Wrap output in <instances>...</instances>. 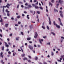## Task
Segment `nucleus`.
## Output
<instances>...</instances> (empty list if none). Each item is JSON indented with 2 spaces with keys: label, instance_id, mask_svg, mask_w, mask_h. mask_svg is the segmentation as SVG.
I'll return each instance as SVG.
<instances>
[{
  "label": "nucleus",
  "instance_id": "nucleus-10",
  "mask_svg": "<svg viewBox=\"0 0 64 64\" xmlns=\"http://www.w3.org/2000/svg\"><path fill=\"white\" fill-rule=\"evenodd\" d=\"M39 41L40 43L42 44V42H41V41H43V39H41L40 40V39H39Z\"/></svg>",
  "mask_w": 64,
  "mask_h": 64
},
{
  "label": "nucleus",
  "instance_id": "nucleus-58",
  "mask_svg": "<svg viewBox=\"0 0 64 64\" xmlns=\"http://www.w3.org/2000/svg\"><path fill=\"white\" fill-rule=\"evenodd\" d=\"M32 6H33V7H34V6H35V5L34 4H32Z\"/></svg>",
  "mask_w": 64,
  "mask_h": 64
},
{
  "label": "nucleus",
  "instance_id": "nucleus-43",
  "mask_svg": "<svg viewBox=\"0 0 64 64\" xmlns=\"http://www.w3.org/2000/svg\"><path fill=\"white\" fill-rule=\"evenodd\" d=\"M8 45H11V44L10 43V42H8Z\"/></svg>",
  "mask_w": 64,
  "mask_h": 64
},
{
  "label": "nucleus",
  "instance_id": "nucleus-29",
  "mask_svg": "<svg viewBox=\"0 0 64 64\" xmlns=\"http://www.w3.org/2000/svg\"><path fill=\"white\" fill-rule=\"evenodd\" d=\"M51 55L52 56H53V55H54V53H53V52H52Z\"/></svg>",
  "mask_w": 64,
  "mask_h": 64
},
{
  "label": "nucleus",
  "instance_id": "nucleus-12",
  "mask_svg": "<svg viewBox=\"0 0 64 64\" xmlns=\"http://www.w3.org/2000/svg\"><path fill=\"white\" fill-rule=\"evenodd\" d=\"M29 27H30V29H32V28H33V26H32V25H31Z\"/></svg>",
  "mask_w": 64,
  "mask_h": 64
},
{
  "label": "nucleus",
  "instance_id": "nucleus-33",
  "mask_svg": "<svg viewBox=\"0 0 64 64\" xmlns=\"http://www.w3.org/2000/svg\"><path fill=\"white\" fill-rule=\"evenodd\" d=\"M35 59L36 60H37L38 59V58L37 57H36L35 58Z\"/></svg>",
  "mask_w": 64,
  "mask_h": 64
},
{
  "label": "nucleus",
  "instance_id": "nucleus-11",
  "mask_svg": "<svg viewBox=\"0 0 64 64\" xmlns=\"http://www.w3.org/2000/svg\"><path fill=\"white\" fill-rule=\"evenodd\" d=\"M28 9H29V8H31V7H32V6H31L30 5H28Z\"/></svg>",
  "mask_w": 64,
  "mask_h": 64
},
{
  "label": "nucleus",
  "instance_id": "nucleus-41",
  "mask_svg": "<svg viewBox=\"0 0 64 64\" xmlns=\"http://www.w3.org/2000/svg\"><path fill=\"white\" fill-rule=\"evenodd\" d=\"M27 8H28V7H27L26 6L24 7V9H27Z\"/></svg>",
  "mask_w": 64,
  "mask_h": 64
},
{
  "label": "nucleus",
  "instance_id": "nucleus-5",
  "mask_svg": "<svg viewBox=\"0 0 64 64\" xmlns=\"http://www.w3.org/2000/svg\"><path fill=\"white\" fill-rule=\"evenodd\" d=\"M48 20L49 21V24L50 25H51V20L50 18V17H48Z\"/></svg>",
  "mask_w": 64,
  "mask_h": 64
},
{
  "label": "nucleus",
  "instance_id": "nucleus-14",
  "mask_svg": "<svg viewBox=\"0 0 64 64\" xmlns=\"http://www.w3.org/2000/svg\"><path fill=\"white\" fill-rule=\"evenodd\" d=\"M49 6H50V5L51 6H52L53 5V4H52L51 3V2H49Z\"/></svg>",
  "mask_w": 64,
  "mask_h": 64
},
{
  "label": "nucleus",
  "instance_id": "nucleus-19",
  "mask_svg": "<svg viewBox=\"0 0 64 64\" xmlns=\"http://www.w3.org/2000/svg\"><path fill=\"white\" fill-rule=\"evenodd\" d=\"M25 56V54H23L22 55V57H24Z\"/></svg>",
  "mask_w": 64,
  "mask_h": 64
},
{
  "label": "nucleus",
  "instance_id": "nucleus-2",
  "mask_svg": "<svg viewBox=\"0 0 64 64\" xmlns=\"http://www.w3.org/2000/svg\"><path fill=\"white\" fill-rule=\"evenodd\" d=\"M58 19L60 22V24L61 26H63V24H62V22H61V19L60 18H58Z\"/></svg>",
  "mask_w": 64,
  "mask_h": 64
},
{
  "label": "nucleus",
  "instance_id": "nucleus-50",
  "mask_svg": "<svg viewBox=\"0 0 64 64\" xmlns=\"http://www.w3.org/2000/svg\"><path fill=\"white\" fill-rule=\"evenodd\" d=\"M58 62H61V60H58Z\"/></svg>",
  "mask_w": 64,
  "mask_h": 64
},
{
  "label": "nucleus",
  "instance_id": "nucleus-30",
  "mask_svg": "<svg viewBox=\"0 0 64 64\" xmlns=\"http://www.w3.org/2000/svg\"><path fill=\"white\" fill-rule=\"evenodd\" d=\"M6 46L7 47H9V45H8V44H6Z\"/></svg>",
  "mask_w": 64,
  "mask_h": 64
},
{
  "label": "nucleus",
  "instance_id": "nucleus-16",
  "mask_svg": "<svg viewBox=\"0 0 64 64\" xmlns=\"http://www.w3.org/2000/svg\"><path fill=\"white\" fill-rule=\"evenodd\" d=\"M27 40H28V41H29V40H30L31 39V38H27Z\"/></svg>",
  "mask_w": 64,
  "mask_h": 64
},
{
  "label": "nucleus",
  "instance_id": "nucleus-22",
  "mask_svg": "<svg viewBox=\"0 0 64 64\" xmlns=\"http://www.w3.org/2000/svg\"><path fill=\"white\" fill-rule=\"evenodd\" d=\"M19 37H18V38H16V40H19Z\"/></svg>",
  "mask_w": 64,
  "mask_h": 64
},
{
  "label": "nucleus",
  "instance_id": "nucleus-31",
  "mask_svg": "<svg viewBox=\"0 0 64 64\" xmlns=\"http://www.w3.org/2000/svg\"><path fill=\"white\" fill-rule=\"evenodd\" d=\"M37 13H38V14H40V12L39 11H38L37 12Z\"/></svg>",
  "mask_w": 64,
  "mask_h": 64
},
{
  "label": "nucleus",
  "instance_id": "nucleus-32",
  "mask_svg": "<svg viewBox=\"0 0 64 64\" xmlns=\"http://www.w3.org/2000/svg\"><path fill=\"white\" fill-rule=\"evenodd\" d=\"M28 57L30 59H31V57L30 56H28Z\"/></svg>",
  "mask_w": 64,
  "mask_h": 64
},
{
  "label": "nucleus",
  "instance_id": "nucleus-49",
  "mask_svg": "<svg viewBox=\"0 0 64 64\" xmlns=\"http://www.w3.org/2000/svg\"><path fill=\"white\" fill-rule=\"evenodd\" d=\"M19 4H18L17 6V8L18 9L19 8Z\"/></svg>",
  "mask_w": 64,
  "mask_h": 64
},
{
  "label": "nucleus",
  "instance_id": "nucleus-62",
  "mask_svg": "<svg viewBox=\"0 0 64 64\" xmlns=\"http://www.w3.org/2000/svg\"><path fill=\"white\" fill-rule=\"evenodd\" d=\"M36 18L38 19H39V18H38V15H37V16H36Z\"/></svg>",
  "mask_w": 64,
  "mask_h": 64
},
{
  "label": "nucleus",
  "instance_id": "nucleus-36",
  "mask_svg": "<svg viewBox=\"0 0 64 64\" xmlns=\"http://www.w3.org/2000/svg\"><path fill=\"white\" fill-rule=\"evenodd\" d=\"M54 25H56V24H55V22L54 21Z\"/></svg>",
  "mask_w": 64,
  "mask_h": 64
},
{
  "label": "nucleus",
  "instance_id": "nucleus-20",
  "mask_svg": "<svg viewBox=\"0 0 64 64\" xmlns=\"http://www.w3.org/2000/svg\"><path fill=\"white\" fill-rule=\"evenodd\" d=\"M35 7L36 9H38V8H39V7H38V6H35Z\"/></svg>",
  "mask_w": 64,
  "mask_h": 64
},
{
  "label": "nucleus",
  "instance_id": "nucleus-17",
  "mask_svg": "<svg viewBox=\"0 0 64 64\" xmlns=\"http://www.w3.org/2000/svg\"><path fill=\"white\" fill-rule=\"evenodd\" d=\"M2 51H4V46L2 47Z\"/></svg>",
  "mask_w": 64,
  "mask_h": 64
},
{
  "label": "nucleus",
  "instance_id": "nucleus-47",
  "mask_svg": "<svg viewBox=\"0 0 64 64\" xmlns=\"http://www.w3.org/2000/svg\"><path fill=\"white\" fill-rule=\"evenodd\" d=\"M3 13L4 12V8H3Z\"/></svg>",
  "mask_w": 64,
  "mask_h": 64
},
{
  "label": "nucleus",
  "instance_id": "nucleus-51",
  "mask_svg": "<svg viewBox=\"0 0 64 64\" xmlns=\"http://www.w3.org/2000/svg\"><path fill=\"white\" fill-rule=\"evenodd\" d=\"M42 28H43V29H45V27H44V26H42Z\"/></svg>",
  "mask_w": 64,
  "mask_h": 64
},
{
  "label": "nucleus",
  "instance_id": "nucleus-60",
  "mask_svg": "<svg viewBox=\"0 0 64 64\" xmlns=\"http://www.w3.org/2000/svg\"><path fill=\"white\" fill-rule=\"evenodd\" d=\"M0 37H2V34H0Z\"/></svg>",
  "mask_w": 64,
  "mask_h": 64
},
{
  "label": "nucleus",
  "instance_id": "nucleus-55",
  "mask_svg": "<svg viewBox=\"0 0 64 64\" xmlns=\"http://www.w3.org/2000/svg\"><path fill=\"white\" fill-rule=\"evenodd\" d=\"M21 7L22 8H23V7H24V6H23V5H22L21 6Z\"/></svg>",
  "mask_w": 64,
  "mask_h": 64
},
{
  "label": "nucleus",
  "instance_id": "nucleus-24",
  "mask_svg": "<svg viewBox=\"0 0 64 64\" xmlns=\"http://www.w3.org/2000/svg\"><path fill=\"white\" fill-rule=\"evenodd\" d=\"M47 29H48V30H49L50 29L49 28V26H47Z\"/></svg>",
  "mask_w": 64,
  "mask_h": 64
},
{
  "label": "nucleus",
  "instance_id": "nucleus-21",
  "mask_svg": "<svg viewBox=\"0 0 64 64\" xmlns=\"http://www.w3.org/2000/svg\"><path fill=\"white\" fill-rule=\"evenodd\" d=\"M5 27H8V24H5Z\"/></svg>",
  "mask_w": 64,
  "mask_h": 64
},
{
  "label": "nucleus",
  "instance_id": "nucleus-53",
  "mask_svg": "<svg viewBox=\"0 0 64 64\" xmlns=\"http://www.w3.org/2000/svg\"><path fill=\"white\" fill-rule=\"evenodd\" d=\"M10 15V14H9L8 13L7 14L8 16H9Z\"/></svg>",
  "mask_w": 64,
  "mask_h": 64
},
{
  "label": "nucleus",
  "instance_id": "nucleus-37",
  "mask_svg": "<svg viewBox=\"0 0 64 64\" xmlns=\"http://www.w3.org/2000/svg\"><path fill=\"white\" fill-rule=\"evenodd\" d=\"M12 36V34L11 33L10 34V36Z\"/></svg>",
  "mask_w": 64,
  "mask_h": 64
},
{
  "label": "nucleus",
  "instance_id": "nucleus-4",
  "mask_svg": "<svg viewBox=\"0 0 64 64\" xmlns=\"http://www.w3.org/2000/svg\"><path fill=\"white\" fill-rule=\"evenodd\" d=\"M28 47L31 50H33V48L31 45H29L28 46Z\"/></svg>",
  "mask_w": 64,
  "mask_h": 64
},
{
  "label": "nucleus",
  "instance_id": "nucleus-46",
  "mask_svg": "<svg viewBox=\"0 0 64 64\" xmlns=\"http://www.w3.org/2000/svg\"><path fill=\"white\" fill-rule=\"evenodd\" d=\"M28 62H31V60H28Z\"/></svg>",
  "mask_w": 64,
  "mask_h": 64
},
{
  "label": "nucleus",
  "instance_id": "nucleus-45",
  "mask_svg": "<svg viewBox=\"0 0 64 64\" xmlns=\"http://www.w3.org/2000/svg\"><path fill=\"white\" fill-rule=\"evenodd\" d=\"M8 54H10L11 53V52L10 51L8 52Z\"/></svg>",
  "mask_w": 64,
  "mask_h": 64
},
{
  "label": "nucleus",
  "instance_id": "nucleus-6",
  "mask_svg": "<svg viewBox=\"0 0 64 64\" xmlns=\"http://www.w3.org/2000/svg\"><path fill=\"white\" fill-rule=\"evenodd\" d=\"M35 33L36 34V35H35L36 36H34V38H36H36H37V36H38V34H37V32H36Z\"/></svg>",
  "mask_w": 64,
  "mask_h": 64
},
{
  "label": "nucleus",
  "instance_id": "nucleus-3",
  "mask_svg": "<svg viewBox=\"0 0 64 64\" xmlns=\"http://www.w3.org/2000/svg\"><path fill=\"white\" fill-rule=\"evenodd\" d=\"M58 3H60L61 5H62L63 3V2L61 0H59Z\"/></svg>",
  "mask_w": 64,
  "mask_h": 64
},
{
  "label": "nucleus",
  "instance_id": "nucleus-56",
  "mask_svg": "<svg viewBox=\"0 0 64 64\" xmlns=\"http://www.w3.org/2000/svg\"><path fill=\"white\" fill-rule=\"evenodd\" d=\"M11 19H12V20H14V18L13 17L11 18Z\"/></svg>",
  "mask_w": 64,
  "mask_h": 64
},
{
  "label": "nucleus",
  "instance_id": "nucleus-52",
  "mask_svg": "<svg viewBox=\"0 0 64 64\" xmlns=\"http://www.w3.org/2000/svg\"><path fill=\"white\" fill-rule=\"evenodd\" d=\"M34 46L35 47H37V46L36 44H34Z\"/></svg>",
  "mask_w": 64,
  "mask_h": 64
},
{
  "label": "nucleus",
  "instance_id": "nucleus-27",
  "mask_svg": "<svg viewBox=\"0 0 64 64\" xmlns=\"http://www.w3.org/2000/svg\"><path fill=\"white\" fill-rule=\"evenodd\" d=\"M3 60H1V62L2 63V64H4V62H3Z\"/></svg>",
  "mask_w": 64,
  "mask_h": 64
},
{
  "label": "nucleus",
  "instance_id": "nucleus-39",
  "mask_svg": "<svg viewBox=\"0 0 64 64\" xmlns=\"http://www.w3.org/2000/svg\"><path fill=\"white\" fill-rule=\"evenodd\" d=\"M20 16H17V18H20Z\"/></svg>",
  "mask_w": 64,
  "mask_h": 64
},
{
  "label": "nucleus",
  "instance_id": "nucleus-28",
  "mask_svg": "<svg viewBox=\"0 0 64 64\" xmlns=\"http://www.w3.org/2000/svg\"><path fill=\"white\" fill-rule=\"evenodd\" d=\"M21 34L22 35H24V34H23V32H21Z\"/></svg>",
  "mask_w": 64,
  "mask_h": 64
},
{
  "label": "nucleus",
  "instance_id": "nucleus-57",
  "mask_svg": "<svg viewBox=\"0 0 64 64\" xmlns=\"http://www.w3.org/2000/svg\"><path fill=\"white\" fill-rule=\"evenodd\" d=\"M4 19H7V18L6 17H4Z\"/></svg>",
  "mask_w": 64,
  "mask_h": 64
},
{
  "label": "nucleus",
  "instance_id": "nucleus-35",
  "mask_svg": "<svg viewBox=\"0 0 64 64\" xmlns=\"http://www.w3.org/2000/svg\"><path fill=\"white\" fill-rule=\"evenodd\" d=\"M50 42H48L46 44V45H50Z\"/></svg>",
  "mask_w": 64,
  "mask_h": 64
},
{
  "label": "nucleus",
  "instance_id": "nucleus-34",
  "mask_svg": "<svg viewBox=\"0 0 64 64\" xmlns=\"http://www.w3.org/2000/svg\"><path fill=\"white\" fill-rule=\"evenodd\" d=\"M64 57V55H63V56H60V57H61V58H63V57Z\"/></svg>",
  "mask_w": 64,
  "mask_h": 64
},
{
  "label": "nucleus",
  "instance_id": "nucleus-48",
  "mask_svg": "<svg viewBox=\"0 0 64 64\" xmlns=\"http://www.w3.org/2000/svg\"><path fill=\"white\" fill-rule=\"evenodd\" d=\"M24 13H25V14H27V12L26 11H24Z\"/></svg>",
  "mask_w": 64,
  "mask_h": 64
},
{
  "label": "nucleus",
  "instance_id": "nucleus-18",
  "mask_svg": "<svg viewBox=\"0 0 64 64\" xmlns=\"http://www.w3.org/2000/svg\"><path fill=\"white\" fill-rule=\"evenodd\" d=\"M27 59H28L27 58H23V60H24H24H27Z\"/></svg>",
  "mask_w": 64,
  "mask_h": 64
},
{
  "label": "nucleus",
  "instance_id": "nucleus-63",
  "mask_svg": "<svg viewBox=\"0 0 64 64\" xmlns=\"http://www.w3.org/2000/svg\"><path fill=\"white\" fill-rule=\"evenodd\" d=\"M8 51H9V49L8 48L6 49V51L7 52Z\"/></svg>",
  "mask_w": 64,
  "mask_h": 64
},
{
  "label": "nucleus",
  "instance_id": "nucleus-9",
  "mask_svg": "<svg viewBox=\"0 0 64 64\" xmlns=\"http://www.w3.org/2000/svg\"><path fill=\"white\" fill-rule=\"evenodd\" d=\"M56 27L58 28H60V26H58L57 24H56Z\"/></svg>",
  "mask_w": 64,
  "mask_h": 64
},
{
  "label": "nucleus",
  "instance_id": "nucleus-23",
  "mask_svg": "<svg viewBox=\"0 0 64 64\" xmlns=\"http://www.w3.org/2000/svg\"><path fill=\"white\" fill-rule=\"evenodd\" d=\"M18 3H19V4H23V2H18Z\"/></svg>",
  "mask_w": 64,
  "mask_h": 64
},
{
  "label": "nucleus",
  "instance_id": "nucleus-1",
  "mask_svg": "<svg viewBox=\"0 0 64 64\" xmlns=\"http://www.w3.org/2000/svg\"><path fill=\"white\" fill-rule=\"evenodd\" d=\"M10 5H12V4H7V5H6V6H2L3 8H6H6H9V7L10 6Z\"/></svg>",
  "mask_w": 64,
  "mask_h": 64
},
{
  "label": "nucleus",
  "instance_id": "nucleus-54",
  "mask_svg": "<svg viewBox=\"0 0 64 64\" xmlns=\"http://www.w3.org/2000/svg\"><path fill=\"white\" fill-rule=\"evenodd\" d=\"M15 26H18V24H15Z\"/></svg>",
  "mask_w": 64,
  "mask_h": 64
},
{
  "label": "nucleus",
  "instance_id": "nucleus-26",
  "mask_svg": "<svg viewBox=\"0 0 64 64\" xmlns=\"http://www.w3.org/2000/svg\"><path fill=\"white\" fill-rule=\"evenodd\" d=\"M32 51H33L34 53H35V50H32Z\"/></svg>",
  "mask_w": 64,
  "mask_h": 64
},
{
  "label": "nucleus",
  "instance_id": "nucleus-40",
  "mask_svg": "<svg viewBox=\"0 0 64 64\" xmlns=\"http://www.w3.org/2000/svg\"><path fill=\"white\" fill-rule=\"evenodd\" d=\"M25 5L26 6H27V5H28V3H26L25 4Z\"/></svg>",
  "mask_w": 64,
  "mask_h": 64
},
{
  "label": "nucleus",
  "instance_id": "nucleus-61",
  "mask_svg": "<svg viewBox=\"0 0 64 64\" xmlns=\"http://www.w3.org/2000/svg\"><path fill=\"white\" fill-rule=\"evenodd\" d=\"M36 1H37L36 0H34V2H36Z\"/></svg>",
  "mask_w": 64,
  "mask_h": 64
},
{
  "label": "nucleus",
  "instance_id": "nucleus-42",
  "mask_svg": "<svg viewBox=\"0 0 64 64\" xmlns=\"http://www.w3.org/2000/svg\"><path fill=\"white\" fill-rule=\"evenodd\" d=\"M18 24H21V22H18Z\"/></svg>",
  "mask_w": 64,
  "mask_h": 64
},
{
  "label": "nucleus",
  "instance_id": "nucleus-7",
  "mask_svg": "<svg viewBox=\"0 0 64 64\" xmlns=\"http://www.w3.org/2000/svg\"><path fill=\"white\" fill-rule=\"evenodd\" d=\"M0 56L2 58H3V52H2L0 53Z\"/></svg>",
  "mask_w": 64,
  "mask_h": 64
},
{
  "label": "nucleus",
  "instance_id": "nucleus-15",
  "mask_svg": "<svg viewBox=\"0 0 64 64\" xmlns=\"http://www.w3.org/2000/svg\"><path fill=\"white\" fill-rule=\"evenodd\" d=\"M26 18H27V19H30V18L29 17V15H27Z\"/></svg>",
  "mask_w": 64,
  "mask_h": 64
},
{
  "label": "nucleus",
  "instance_id": "nucleus-64",
  "mask_svg": "<svg viewBox=\"0 0 64 64\" xmlns=\"http://www.w3.org/2000/svg\"><path fill=\"white\" fill-rule=\"evenodd\" d=\"M61 38H62H62L63 39H64V38L63 37V36H62L61 37Z\"/></svg>",
  "mask_w": 64,
  "mask_h": 64
},
{
  "label": "nucleus",
  "instance_id": "nucleus-44",
  "mask_svg": "<svg viewBox=\"0 0 64 64\" xmlns=\"http://www.w3.org/2000/svg\"><path fill=\"white\" fill-rule=\"evenodd\" d=\"M39 8L40 9H43V8H42V7H41L40 6L39 7Z\"/></svg>",
  "mask_w": 64,
  "mask_h": 64
},
{
  "label": "nucleus",
  "instance_id": "nucleus-59",
  "mask_svg": "<svg viewBox=\"0 0 64 64\" xmlns=\"http://www.w3.org/2000/svg\"><path fill=\"white\" fill-rule=\"evenodd\" d=\"M44 64H47V63H46V62H44Z\"/></svg>",
  "mask_w": 64,
  "mask_h": 64
},
{
  "label": "nucleus",
  "instance_id": "nucleus-25",
  "mask_svg": "<svg viewBox=\"0 0 64 64\" xmlns=\"http://www.w3.org/2000/svg\"><path fill=\"white\" fill-rule=\"evenodd\" d=\"M51 34H53V35H55V33H54L52 32H51Z\"/></svg>",
  "mask_w": 64,
  "mask_h": 64
},
{
  "label": "nucleus",
  "instance_id": "nucleus-38",
  "mask_svg": "<svg viewBox=\"0 0 64 64\" xmlns=\"http://www.w3.org/2000/svg\"><path fill=\"white\" fill-rule=\"evenodd\" d=\"M51 2L52 3H54V0H52L51 1Z\"/></svg>",
  "mask_w": 64,
  "mask_h": 64
},
{
  "label": "nucleus",
  "instance_id": "nucleus-13",
  "mask_svg": "<svg viewBox=\"0 0 64 64\" xmlns=\"http://www.w3.org/2000/svg\"><path fill=\"white\" fill-rule=\"evenodd\" d=\"M60 17H62V18H63V14L62 13H61L60 14Z\"/></svg>",
  "mask_w": 64,
  "mask_h": 64
},
{
  "label": "nucleus",
  "instance_id": "nucleus-8",
  "mask_svg": "<svg viewBox=\"0 0 64 64\" xmlns=\"http://www.w3.org/2000/svg\"><path fill=\"white\" fill-rule=\"evenodd\" d=\"M0 22H3V20H2V18L1 17V15H0Z\"/></svg>",
  "mask_w": 64,
  "mask_h": 64
}]
</instances>
